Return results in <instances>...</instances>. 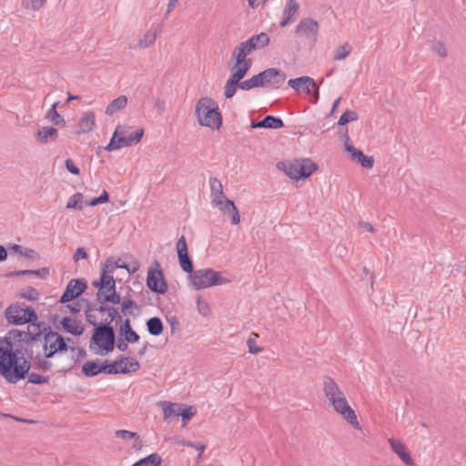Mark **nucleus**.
Masks as SVG:
<instances>
[{
  "instance_id": "obj_1",
  "label": "nucleus",
  "mask_w": 466,
  "mask_h": 466,
  "mask_svg": "<svg viewBox=\"0 0 466 466\" xmlns=\"http://www.w3.org/2000/svg\"><path fill=\"white\" fill-rule=\"evenodd\" d=\"M196 115L200 126L219 129L222 125V116L218 111V106L210 97H202L198 101Z\"/></svg>"
},
{
  "instance_id": "obj_2",
  "label": "nucleus",
  "mask_w": 466,
  "mask_h": 466,
  "mask_svg": "<svg viewBox=\"0 0 466 466\" xmlns=\"http://www.w3.org/2000/svg\"><path fill=\"white\" fill-rule=\"evenodd\" d=\"M129 130L130 127L117 125L109 143L104 147V149L111 152L137 144L143 137L144 129L139 128L132 133H130Z\"/></svg>"
},
{
  "instance_id": "obj_3",
  "label": "nucleus",
  "mask_w": 466,
  "mask_h": 466,
  "mask_svg": "<svg viewBox=\"0 0 466 466\" xmlns=\"http://www.w3.org/2000/svg\"><path fill=\"white\" fill-rule=\"evenodd\" d=\"M278 169L293 180L305 179L318 169V165L309 158L294 159L292 161H279Z\"/></svg>"
},
{
  "instance_id": "obj_4",
  "label": "nucleus",
  "mask_w": 466,
  "mask_h": 466,
  "mask_svg": "<svg viewBox=\"0 0 466 466\" xmlns=\"http://www.w3.org/2000/svg\"><path fill=\"white\" fill-rule=\"evenodd\" d=\"M13 351L16 354V360L10 368L12 372L11 375H6V373L2 371H0V375L7 382L15 384L26 378L31 368V363L29 360L25 359L26 349L23 347L22 342L18 343L15 347L14 345Z\"/></svg>"
},
{
  "instance_id": "obj_5",
  "label": "nucleus",
  "mask_w": 466,
  "mask_h": 466,
  "mask_svg": "<svg viewBox=\"0 0 466 466\" xmlns=\"http://www.w3.org/2000/svg\"><path fill=\"white\" fill-rule=\"evenodd\" d=\"M188 279L191 287L196 290L229 282L227 278L221 276L220 272L215 271L212 268L194 270L188 276Z\"/></svg>"
},
{
  "instance_id": "obj_6",
  "label": "nucleus",
  "mask_w": 466,
  "mask_h": 466,
  "mask_svg": "<svg viewBox=\"0 0 466 466\" xmlns=\"http://www.w3.org/2000/svg\"><path fill=\"white\" fill-rule=\"evenodd\" d=\"M70 338H65L57 331L50 330L44 336L43 351L46 359L53 358L56 353H63L70 350L75 352L76 348L69 347L67 342H71Z\"/></svg>"
},
{
  "instance_id": "obj_7",
  "label": "nucleus",
  "mask_w": 466,
  "mask_h": 466,
  "mask_svg": "<svg viewBox=\"0 0 466 466\" xmlns=\"http://www.w3.org/2000/svg\"><path fill=\"white\" fill-rule=\"evenodd\" d=\"M6 321L12 325H23L27 322L36 321L37 314L34 308L26 306L22 308L19 303H12L5 311Z\"/></svg>"
},
{
  "instance_id": "obj_8",
  "label": "nucleus",
  "mask_w": 466,
  "mask_h": 466,
  "mask_svg": "<svg viewBox=\"0 0 466 466\" xmlns=\"http://www.w3.org/2000/svg\"><path fill=\"white\" fill-rule=\"evenodd\" d=\"M13 339L9 331L5 337H0V371L11 375L10 368L15 363L16 354L13 351Z\"/></svg>"
},
{
  "instance_id": "obj_9",
  "label": "nucleus",
  "mask_w": 466,
  "mask_h": 466,
  "mask_svg": "<svg viewBox=\"0 0 466 466\" xmlns=\"http://www.w3.org/2000/svg\"><path fill=\"white\" fill-rule=\"evenodd\" d=\"M258 87L274 86L279 87L286 80V74L279 69L270 67L253 76Z\"/></svg>"
},
{
  "instance_id": "obj_10",
  "label": "nucleus",
  "mask_w": 466,
  "mask_h": 466,
  "mask_svg": "<svg viewBox=\"0 0 466 466\" xmlns=\"http://www.w3.org/2000/svg\"><path fill=\"white\" fill-rule=\"evenodd\" d=\"M319 23L317 20L306 17L299 21L295 29V34L297 35L304 36L310 46H315L318 41L319 35Z\"/></svg>"
},
{
  "instance_id": "obj_11",
  "label": "nucleus",
  "mask_w": 466,
  "mask_h": 466,
  "mask_svg": "<svg viewBox=\"0 0 466 466\" xmlns=\"http://www.w3.org/2000/svg\"><path fill=\"white\" fill-rule=\"evenodd\" d=\"M330 405L334 410L340 414L342 418L348 421L354 429L360 430V422L357 419V415L354 410L349 405L345 394L341 397H338Z\"/></svg>"
},
{
  "instance_id": "obj_12",
  "label": "nucleus",
  "mask_w": 466,
  "mask_h": 466,
  "mask_svg": "<svg viewBox=\"0 0 466 466\" xmlns=\"http://www.w3.org/2000/svg\"><path fill=\"white\" fill-rule=\"evenodd\" d=\"M330 405L334 410L340 414L342 418L348 421L354 429L360 430V422L357 419V415L354 410L349 405L345 394L341 397H338Z\"/></svg>"
},
{
  "instance_id": "obj_13",
  "label": "nucleus",
  "mask_w": 466,
  "mask_h": 466,
  "mask_svg": "<svg viewBox=\"0 0 466 466\" xmlns=\"http://www.w3.org/2000/svg\"><path fill=\"white\" fill-rule=\"evenodd\" d=\"M87 289V282L85 279H71L59 299L62 304L73 301L79 298Z\"/></svg>"
},
{
  "instance_id": "obj_14",
  "label": "nucleus",
  "mask_w": 466,
  "mask_h": 466,
  "mask_svg": "<svg viewBox=\"0 0 466 466\" xmlns=\"http://www.w3.org/2000/svg\"><path fill=\"white\" fill-rule=\"evenodd\" d=\"M288 85L296 92L303 91L308 95H310L312 92H314L315 98L313 103H317L319 100V88L312 77L305 76L297 78H291L288 81Z\"/></svg>"
},
{
  "instance_id": "obj_15",
  "label": "nucleus",
  "mask_w": 466,
  "mask_h": 466,
  "mask_svg": "<svg viewBox=\"0 0 466 466\" xmlns=\"http://www.w3.org/2000/svg\"><path fill=\"white\" fill-rule=\"evenodd\" d=\"M147 286L151 291L157 294L163 295L167 291L168 286L161 268L155 269L150 268L148 269L147 276Z\"/></svg>"
},
{
  "instance_id": "obj_16",
  "label": "nucleus",
  "mask_w": 466,
  "mask_h": 466,
  "mask_svg": "<svg viewBox=\"0 0 466 466\" xmlns=\"http://www.w3.org/2000/svg\"><path fill=\"white\" fill-rule=\"evenodd\" d=\"M112 330H115L114 327L109 322H100L97 328L93 329V333L90 339L89 349L94 350V345L98 347V350L103 346L108 338L112 335Z\"/></svg>"
},
{
  "instance_id": "obj_17",
  "label": "nucleus",
  "mask_w": 466,
  "mask_h": 466,
  "mask_svg": "<svg viewBox=\"0 0 466 466\" xmlns=\"http://www.w3.org/2000/svg\"><path fill=\"white\" fill-rule=\"evenodd\" d=\"M61 329L73 336H81L85 331V326L81 319L76 317L66 316L60 320Z\"/></svg>"
},
{
  "instance_id": "obj_18",
  "label": "nucleus",
  "mask_w": 466,
  "mask_h": 466,
  "mask_svg": "<svg viewBox=\"0 0 466 466\" xmlns=\"http://www.w3.org/2000/svg\"><path fill=\"white\" fill-rule=\"evenodd\" d=\"M389 443L392 451L399 456V458L407 465V466H414L415 462L412 460L410 451L405 447V445L400 441L394 438H390L388 440Z\"/></svg>"
},
{
  "instance_id": "obj_19",
  "label": "nucleus",
  "mask_w": 466,
  "mask_h": 466,
  "mask_svg": "<svg viewBox=\"0 0 466 466\" xmlns=\"http://www.w3.org/2000/svg\"><path fill=\"white\" fill-rule=\"evenodd\" d=\"M30 325L27 328L29 336V344H33L34 342L40 339L42 335H46V332H48L51 329V327L44 321H32L28 322Z\"/></svg>"
},
{
  "instance_id": "obj_20",
  "label": "nucleus",
  "mask_w": 466,
  "mask_h": 466,
  "mask_svg": "<svg viewBox=\"0 0 466 466\" xmlns=\"http://www.w3.org/2000/svg\"><path fill=\"white\" fill-rule=\"evenodd\" d=\"M323 391L329 403L338 397L344 395L337 382L329 376H325L323 378Z\"/></svg>"
},
{
  "instance_id": "obj_21",
  "label": "nucleus",
  "mask_w": 466,
  "mask_h": 466,
  "mask_svg": "<svg viewBox=\"0 0 466 466\" xmlns=\"http://www.w3.org/2000/svg\"><path fill=\"white\" fill-rule=\"evenodd\" d=\"M96 126V116L92 111L86 112L79 120L75 128V134H86L93 130Z\"/></svg>"
},
{
  "instance_id": "obj_22",
  "label": "nucleus",
  "mask_w": 466,
  "mask_h": 466,
  "mask_svg": "<svg viewBox=\"0 0 466 466\" xmlns=\"http://www.w3.org/2000/svg\"><path fill=\"white\" fill-rule=\"evenodd\" d=\"M299 9V5L297 0H286V5L283 9V19L279 22L281 27L287 26L291 20L295 17Z\"/></svg>"
},
{
  "instance_id": "obj_23",
  "label": "nucleus",
  "mask_w": 466,
  "mask_h": 466,
  "mask_svg": "<svg viewBox=\"0 0 466 466\" xmlns=\"http://www.w3.org/2000/svg\"><path fill=\"white\" fill-rule=\"evenodd\" d=\"M118 334L129 343H137L140 339V336L133 329L131 321L127 318L119 326Z\"/></svg>"
},
{
  "instance_id": "obj_24",
  "label": "nucleus",
  "mask_w": 466,
  "mask_h": 466,
  "mask_svg": "<svg viewBox=\"0 0 466 466\" xmlns=\"http://www.w3.org/2000/svg\"><path fill=\"white\" fill-rule=\"evenodd\" d=\"M347 152L350 154L351 159L356 160L362 167L371 168L374 166L373 157L366 156L361 150L347 147Z\"/></svg>"
},
{
  "instance_id": "obj_25",
  "label": "nucleus",
  "mask_w": 466,
  "mask_h": 466,
  "mask_svg": "<svg viewBox=\"0 0 466 466\" xmlns=\"http://www.w3.org/2000/svg\"><path fill=\"white\" fill-rule=\"evenodd\" d=\"M36 137L41 144L55 142L58 137V130L53 127H43L37 130Z\"/></svg>"
},
{
  "instance_id": "obj_26",
  "label": "nucleus",
  "mask_w": 466,
  "mask_h": 466,
  "mask_svg": "<svg viewBox=\"0 0 466 466\" xmlns=\"http://www.w3.org/2000/svg\"><path fill=\"white\" fill-rule=\"evenodd\" d=\"M254 50L252 49L251 43L248 44L246 41L241 42L238 45L231 55V60H248L247 57L250 54H252Z\"/></svg>"
},
{
  "instance_id": "obj_27",
  "label": "nucleus",
  "mask_w": 466,
  "mask_h": 466,
  "mask_svg": "<svg viewBox=\"0 0 466 466\" xmlns=\"http://www.w3.org/2000/svg\"><path fill=\"white\" fill-rule=\"evenodd\" d=\"M157 406L162 408L164 420H167L171 417L179 416L180 403L160 400L157 402Z\"/></svg>"
},
{
  "instance_id": "obj_28",
  "label": "nucleus",
  "mask_w": 466,
  "mask_h": 466,
  "mask_svg": "<svg viewBox=\"0 0 466 466\" xmlns=\"http://www.w3.org/2000/svg\"><path fill=\"white\" fill-rule=\"evenodd\" d=\"M210 191L211 197L213 198V202L215 205H220L221 199L225 198V195L223 192V186L221 182L217 177H210Z\"/></svg>"
},
{
  "instance_id": "obj_29",
  "label": "nucleus",
  "mask_w": 466,
  "mask_h": 466,
  "mask_svg": "<svg viewBox=\"0 0 466 466\" xmlns=\"http://www.w3.org/2000/svg\"><path fill=\"white\" fill-rule=\"evenodd\" d=\"M246 42L248 44L251 43L252 49L256 51L260 50L268 46L270 38L267 33L261 32L258 35H252Z\"/></svg>"
},
{
  "instance_id": "obj_30",
  "label": "nucleus",
  "mask_w": 466,
  "mask_h": 466,
  "mask_svg": "<svg viewBox=\"0 0 466 466\" xmlns=\"http://www.w3.org/2000/svg\"><path fill=\"white\" fill-rule=\"evenodd\" d=\"M127 105V97L124 95L112 100L106 108V115L113 116L115 113L124 109Z\"/></svg>"
},
{
  "instance_id": "obj_31",
  "label": "nucleus",
  "mask_w": 466,
  "mask_h": 466,
  "mask_svg": "<svg viewBox=\"0 0 466 466\" xmlns=\"http://www.w3.org/2000/svg\"><path fill=\"white\" fill-rule=\"evenodd\" d=\"M49 275V268H42L39 269H22V270H15L8 273L7 277H15V276H35L40 279H46Z\"/></svg>"
},
{
  "instance_id": "obj_32",
  "label": "nucleus",
  "mask_w": 466,
  "mask_h": 466,
  "mask_svg": "<svg viewBox=\"0 0 466 466\" xmlns=\"http://www.w3.org/2000/svg\"><path fill=\"white\" fill-rule=\"evenodd\" d=\"M148 333L152 336H159L163 333L164 325L160 318L152 317L146 321Z\"/></svg>"
},
{
  "instance_id": "obj_33",
  "label": "nucleus",
  "mask_w": 466,
  "mask_h": 466,
  "mask_svg": "<svg viewBox=\"0 0 466 466\" xmlns=\"http://www.w3.org/2000/svg\"><path fill=\"white\" fill-rule=\"evenodd\" d=\"M115 279H114V276L113 275H109V274H106L105 271L104 272H100V278L99 279H96L92 282V285L95 287V288H97L98 290L96 292V299H99L101 295H103V287H106V285H109L111 281H113Z\"/></svg>"
},
{
  "instance_id": "obj_34",
  "label": "nucleus",
  "mask_w": 466,
  "mask_h": 466,
  "mask_svg": "<svg viewBox=\"0 0 466 466\" xmlns=\"http://www.w3.org/2000/svg\"><path fill=\"white\" fill-rule=\"evenodd\" d=\"M162 459L157 453H151L136 461L132 466H161Z\"/></svg>"
},
{
  "instance_id": "obj_35",
  "label": "nucleus",
  "mask_w": 466,
  "mask_h": 466,
  "mask_svg": "<svg viewBox=\"0 0 466 466\" xmlns=\"http://www.w3.org/2000/svg\"><path fill=\"white\" fill-rule=\"evenodd\" d=\"M59 105V102H55L51 108L47 111L46 117L49 119L54 125H66V121L64 117L57 112L56 108Z\"/></svg>"
},
{
  "instance_id": "obj_36",
  "label": "nucleus",
  "mask_w": 466,
  "mask_h": 466,
  "mask_svg": "<svg viewBox=\"0 0 466 466\" xmlns=\"http://www.w3.org/2000/svg\"><path fill=\"white\" fill-rule=\"evenodd\" d=\"M263 128L279 129L284 127V122L279 116L268 115L262 119Z\"/></svg>"
},
{
  "instance_id": "obj_37",
  "label": "nucleus",
  "mask_w": 466,
  "mask_h": 466,
  "mask_svg": "<svg viewBox=\"0 0 466 466\" xmlns=\"http://www.w3.org/2000/svg\"><path fill=\"white\" fill-rule=\"evenodd\" d=\"M98 359H96V360L86 361L82 366V373L87 378L98 375Z\"/></svg>"
},
{
  "instance_id": "obj_38",
  "label": "nucleus",
  "mask_w": 466,
  "mask_h": 466,
  "mask_svg": "<svg viewBox=\"0 0 466 466\" xmlns=\"http://www.w3.org/2000/svg\"><path fill=\"white\" fill-rule=\"evenodd\" d=\"M196 413L197 410L193 406L180 403L179 416L182 418L183 426H186Z\"/></svg>"
},
{
  "instance_id": "obj_39",
  "label": "nucleus",
  "mask_w": 466,
  "mask_h": 466,
  "mask_svg": "<svg viewBox=\"0 0 466 466\" xmlns=\"http://www.w3.org/2000/svg\"><path fill=\"white\" fill-rule=\"evenodd\" d=\"M179 265L183 271L188 274V276L194 271V265L189 254L177 256Z\"/></svg>"
},
{
  "instance_id": "obj_40",
  "label": "nucleus",
  "mask_w": 466,
  "mask_h": 466,
  "mask_svg": "<svg viewBox=\"0 0 466 466\" xmlns=\"http://www.w3.org/2000/svg\"><path fill=\"white\" fill-rule=\"evenodd\" d=\"M238 88V82L228 77L224 86V96L226 98H232L237 89Z\"/></svg>"
},
{
  "instance_id": "obj_41",
  "label": "nucleus",
  "mask_w": 466,
  "mask_h": 466,
  "mask_svg": "<svg viewBox=\"0 0 466 466\" xmlns=\"http://www.w3.org/2000/svg\"><path fill=\"white\" fill-rule=\"evenodd\" d=\"M351 50L352 48L348 43L339 46L334 51V60L345 59L350 54Z\"/></svg>"
},
{
  "instance_id": "obj_42",
  "label": "nucleus",
  "mask_w": 466,
  "mask_h": 466,
  "mask_svg": "<svg viewBox=\"0 0 466 466\" xmlns=\"http://www.w3.org/2000/svg\"><path fill=\"white\" fill-rule=\"evenodd\" d=\"M97 302H107L113 305H117L121 303V296L117 292H113L110 294H106L105 291L103 295L100 296L99 299H96Z\"/></svg>"
},
{
  "instance_id": "obj_43",
  "label": "nucleus",
  "mask_w": 466,
  "mask_h": 466,
  "mask_svg": "<svg viewBox=\"0 0 466 466\" xmlns=\"http://www.w3.org/2000/svg\"><path fill=\"white\" fill-rule=\"evenodd\" d=\"M116 347V332L112 330V335L107 340L103 343V346L99 349V353L101 355H106L109 352H112Z\"/></svg>"
},
{
  "instance_id": "obj_44",
  "label": "nucleus",
  "mask_w": 466,
  "mask_h": 466,
  "mask_svg": "<svg viewBox=\"0 0 466 466\" xmlns=\"http://www.w3.org/2000/svg\"><path fill=\"white\" fill-rule=\"evenodd\" d=\"M83 201V195L81 193H75L67 201L66 208H73L82 210L83 207L80 203Z\"/></svg>"
},
{
  "instance_id": "obj_45",
  "label": "nucleus",
  "mask_w": 466,
  "mask_h": 466,
  "mask_svg": "<svg viewBox=\"0 0 466 466\" xmlns=\"http://www.w3.org/2000/svg\"><path fill=\"white\" fill-rule=\"evenodd\" d=\"M9 335L13 339V340L20 343L23 341H26L27 344H29V336H31L28 331H21L19 329H11L9 330Z\"/></svg>"
},
{
  "instance_id": "obj_46",
  "label": "nucleus",
  "mask_w": 466,
  "mask_h": 466,
  "mask_svg": "<svg viewBox=\"0 0 466 466\" xmlns=\"http://www.w3.org/2000/svg\"><path fill=\"white\" fill-rule=\"evenodd\" d=\"M19 296L29 301H36L39 299V292L33 287H28L26 289L22 290Z\"/></svg>"
},
{
  "instance_id": "obj_47",
  "label": "nucleus",
  "mask_w": 466,
  "mask_h": 466,
  "mask_svg": "<svg viewBox=\"0 0 466 466\" xmlns=\"http://www.w3.org/2000/svg\"><path fill=\"white\" fill-rule=\"evenodd\" d=\"M359 118L358 114L355 111L346 110L339 117L338 121L339 126H344L351 121H355Z\"/></svg>"
},
{
  "instance_id": "obj_48",
  "label": "nucleus",
  "mask_w": 466,
  "mask_h": 466,
  "mask_svg": "<svg viewBox=\"0 0 466 466\" xmlns=\"http://www.w3.org/2000/svg\"><path fill=\"white\" fill-rule=\"evenodd\" d=\"M157 39V34L147 32L144 35V36L138 41L137 46L140 48H146L152 45Z\"/></svg>"
},
{
  "instance_id": "obj_49",
  "label": "nucleus",
  "mask_w": 466,
  "mask_h": 466,
  "mask_svg": "<svg viewBox=\"0 0 466 466\" xmlns=\"http://www.w3.org/2000/svg\"><path fill=\"white\" fill-rule=\"evenodd\" d=\"M26 378H28V382H30L32 384H35V385L45 384L49 381V377L43 376V375H40L35 372H32V373L28 372V375L26 376Z\"/></svg>"
},
{
  "instance_id": "obj_50",
  "label": "nucleus",
  "mask_w": 466,
  "mask_h": 466,
  "mask_svg": "<svg viewBox=\"0 0 466 466\" xmlns=\"http://www.w3.org/2000/svg\"><path fill=\"white\" fill-rule=\"evenodd\" d=\"M133 308L139 309V308L137 305V303L133 299H131L130 298H125L123 299V301L121 302V312L123 314L128 313L129 315L135 316V314H133L132 311H129V309H131Z\"/></svg>"
},
{
  "instance_id": "obj_51",
  "label": "nucleus",
  "mask_w": 466,
  "mask_h": 466,
  "mask_svg": "<svg viewBox=\"0 0 466 466\" xmlns=\"http://www.w3.org/2000/svg\"><path fill=\"white\" fill-rule=\"evenodd\" d=\"M127 373H129V370L127 365H124L121 368H117L116 362L109 361L106 374L116 375V374H127Z\"/></svg>"
},
{
  "instance_id": "obj_52",
  "label": "nucleus",
  "mask_w": 466,
  "mask_h": 466,
  "mask_svg": "<svg viewBox=\"0 0 466 466\" xmlns=\"http://www.w3.org/2000/svg\"><path fill=\"white\" fill-rule=\"evenodd\" d=\"M48 359H41L39 355H37L34 359L35 367L43 371H47L52 368V362L47 360Z\"/></svg>"
},
{
  "instance_id": "obj_53",
  "label": "nucleus",
  "mask_w": 466,
  "mask_h": 466,
  "mask_svg": "<svg viewBox=\"0 0 466 466\" xmlns=\"http://www.w3.org/2000/svg\"><path fill=\"white\" fill-rule=\"evenodd\" d=\"M116 268H118V261H114L113 258H108L104 262L101 272L105 271L106 274L113 275Z\"/></svg>"
},
{
  "instance_id": "obj_54",
  "label": "nucleus",
  "mask_w": 466,
  "mask_h": 466,
  "mask_svg": "<svg viewBox=\"0 0 466 466\" xmlns=\"http://www.w3.org/2000/svg\"><path fill=\"white\" fill-rule=\"evenodd\" d=\"M108 201H109V195L106 190H104L99 197L94 198L90 201L86 202V206L95 207L99 204L106 203Z\"/></svg>"
},
{
  "instance_id": "obj_55",
  "label": "nucleus",
  "mask_w": 466,
  "mask_h": 466,
  "mask_svg": "<svg viewBox=\"0 0 466 466\" xmlns=\"http://www.w3.org/2000/svg\"><path fill=\"white\" fill-rule=\"evenodd\" d=\"M45 0H22V6L26 9L38 10L44 5Z\"/></svg>"
},
{
  "instance_id": "obj_56",
  "label": "nucleus",
  "mask_w": 466,
  "mask_h": 466,
  "mask_svg": "<svg viewBox=\"0 0 466 466\" xmlns=\"http://www.w3.org/2000/svg\"><path fill=\"white\" fill-rule=\"evenodd\" d=\"M177 256L188 254L187 244L185 236H181L177 242Z\"/></svg>"
},
{
  "instance_id": "obj_57",
  "label": "nucleus",
  "mask_w": 466,
  "mask_h": 466,
  "mask_svg": "<svg viewBox=\"0 0 466 466\" xmlns=\"http://www.w3.org/2000/svg\"><path fill=\"white\" fill-rule=\"evenodd\" d=\"M229 69L232 71L229 77L238 82L242 80L248 74L247 72L243 71L240 67H234V65L232 66H229Z\"/></svg>"
},
{
  "instance_id": "obj_58",
  "label": "nucleus",
  "mask_w": 466,
  "mask_h": 466,
  "mask_svg": "<svg viewBox=\"0 0 466 466\" xmlns=\"http://www.w3.org/2000/svg\"><path fill=\"white\" fill-rule=\"evenodd\" d=\"M197 307H198V312L202 316H208L210 314V308H209L208 302L203 300L201 298H198L197 299Z\"/></svg>"
},
{
  "instance_id": "obj_59",
  "label": "nucleus",
  "mask_w": 466,
  "mask_h": 466,
  "mask_svg": "<svg viewBox=\"0 0 466 466\" xmlns=\"http://www.w3.org/2000/svg\"><path fill=\"white\" fill-rule=\"evenodd\" d=\"M258 87L254 76L250 77L249 79H247L245 81H239L238 82V88L242 90H250L252 88Z\"/></svg>"
},
{
  "instance_id": "obj_60",
  "label": "nucleus",
  "mask_w": 466,
  "mask_h": 466,
  "mask_svg": "<svg viewBox=\"0 0 466 466\" xmlns=\"http://www.w3.org/2000/svg\"><path fill=\"white\" fill-rule=\"evenodd\" d=\"M136 433L137 432L129 431H127V430H117L115 432V435H116V437H117L119 439H122L124 441H128V440H131L134 437H136Z\"/></svg>"
},
{
  "instance_id": "obj_61",
  "label": "nucleus",
  "mask_w": 466,
  "mask_h": 466,
  "mask_svg": "<svg viewBox=\"0 0 466 466\" xmlns=\"http://www.w3.org/2000/svg\"><path fill=\"white\" fill-rule=\"evenodd\" d=\"M232 204H235L234 201L227 198L225 197V198H222L221 199V204L220 205H216L217 207L219 208V209L223 212V213H228L231 209V207H232Z\"/></svg>"
},
{
  "instance_id": "obj_62",
  "label": "nucleus",
  "mask_w": 466,
  "mask_h": 466,
  "mask_svg": "<svg viewBox=\"0 0 466 466\" xmlns=\"http://www.w3.org/2000/svg\"><path fill=\"white\" fill-rule=\"evenodd\" d=\"M66 168L73 175H80V169L77 167L71 158H67L65 162Z\"/></svg>"
},
{
  "instance_id": "obj_63",
  "label": "nucleus",
  "mask_w": 466,
  "mask_h": 466,
  "mask_svg": "<svg viewBox=\"0 0 466 466\" xmlns=\"http://www.w3.org/2000/svg\"><path fill=\"white\" fill-rule=\"evenodd\" d=\"M235 63H234V67H240L243 71L245 72H248V70L250 69L251 66H252V60L251 59H248V60H234Z\"/></svg>"
},
{
  "instance_id": "obj_64",
  "label": "nucleus",
  "mask_w": 466,
  "mask_h": 466,
  "mask_svg": "<svg viewBox=\"0 0 466 466\" xmlns=\"http://www.w3.org/2000/svg\"><path fill=\"white\" fill-rule=\"evenodd\" d=\"M231 216V223L238 225L240 222V216L238 208L235 204H232L230 211L228 213Z\"/></svg>"
}]
</instances>
